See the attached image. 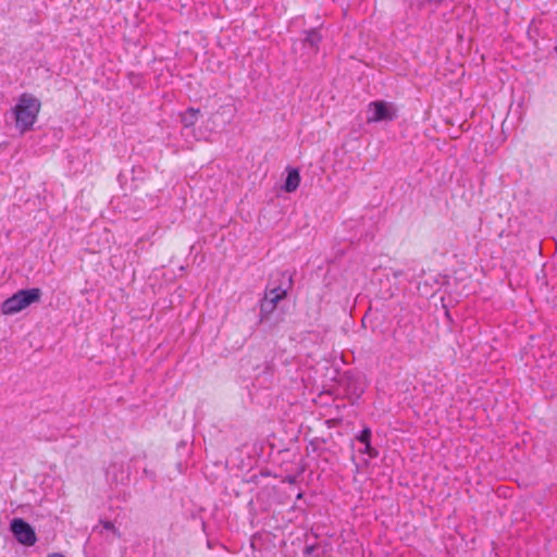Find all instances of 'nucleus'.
Here are the masks:
<instances>
[{"label": "nucleus", "instance_id": "nucleus-1", "mask_svg": "<svg viewBox=\"0 0 557 557\" xmlns=\"http://www.w3.org/2000/svg\"><path fill=\"white\" fill-rule=\"evenodd\" d=\"M282 281L278 285L270 283L264 297L260 300L259 323L268 329L275 327L282 321V314L276 311L277 304L285 298L287 292L292 288L293 278L287 272L281 273Z\"/></svg>", "mask_w": 557, "mask_h": 557}, {"label": "nucleus", "instance_id": "nucleus-2", "mask_svg": "<svg viewBox=\"0 0 557 557\" xmlns=\"http://www.w3.org/2000/svg\"><path fill=\"white\" fill-rule=\"evenodd\" d=\"M40 101L30 94H22L15 107L13 114L15 117V126L21 133L33 129L40 111Z\"/></svg>", "mask_w": 557, "mask_h": 557}, {"label": "nucleus", "instance_id": "nucleus-3", "mask_svg": "<svg viewBox=\"0 0 557 557\" xmlns=\"http://www.w3.org/2000/svg\"><path fill=\"white\" fill-rule=\"evenodd\" d=\"M42 292L38 287L17 290L1 304V312L5 315H13L21 312L33 304L40 301Z\"/></svg>", "mask_w": 557, "mask_h": 557}, {"label": "nucleus", "instance_id": "nucleus-4", "mask_svg": "<svg viewBox=\"0 0 557 557\" xmlns=\"http://www.w3.org/2000/svg\"><path fill=\"white\" fill-rule=\"evenodd\" d=\"M10 532L14 539L24 546H33L37 542L35 529L23 518H13L10 521Z\"/></svg>", "mask_w": 557, "mask_h": 557}, {"label": "nucleus", "instance_id": "nucleus-5", "mask_svg": "<svg viewBox=\"0 0 557 557\" xmlns=\"http://www.w3.org/2000/svg\"><path fill=\"white\" fill-rule=\"evenodd\" d=\"M334 162L333 171L334 174L339 175L343 178L347 177L348 163H347V150L344 146L336 148L333 152Z\"/></svg>", "mask_w": 557, "mask_h": 557}, {"label": "nucleus", "instance_id": "nucleus-6", "mask_svg": "<svg viewBox=\"0 0 557 557\" xmlns=\"http://www.w3.org/2000/svg\"><path fill=\"white\" fill-rule=\"evenodd\" d=\"M372 115L368 117L369 121H392L394 119V112L392 108L385 102H373Z\"/></svg>", "mask_w": 557, "mask_h": 557}, {"label": "nucleus", "instance_id": "nucleus-7", "mask_svg": "<svg viewBox=\"0 0 557 557\" xmlns=\"http://www.w3.org/2000/svg\"><path fill=\"white\" fill-rule=\"evenodd\" d=\"M300 184V173L296 168L287 166L286 176L281 189L285 193H294Z\"/></svg>", "mask_w": 557, "mask_h": 557}, {"label": "nucleus", "instance_id": "nucleus-8", "mask_svg": "<svg viewBox=\"0 0 557 557\" xmlns=\"http://www.w3.org/2000/svg\"><path fill=\"white\" fill-rule=\"evenodd\" d=\"M371 430L366 428L361 431L360 435L356 437V441L360 444L359 451L367 453L370 457L376 455L375 449L370 444Z\"/></svg>", "mask_w": 557, "mask_h": 557}, {"label": "nucleus", "instance_id": "nucleus-9", "mask_svg": "<svg viewBox=\"0 0 557 557\" xmlns=\"http://www.w3.org/2000/svg\"><path fill=\"white\" fill-rule=\"evenodd\" d=\"M322 40V35L320 34L318 28H311L305 32V37L302 38V42L305 47L310 48L312 51L317 52L319 49V44Z\"/></svg>", "mask_w": 557, "mask_h": 557}, {"label": "nucleus", "instance_id": "nucleus-10", "mask_svg": "<svg viewBox=\"0 0 557 557\" xmlns=\"http://www.w3.org/2000/svg\"><path fill=\"white\" fill-rule=\"evenodd\" d=\"M200 110L190 107L180 114V121L185 128H190L198 122Z\"/></svg>", "mask_w": 557, "mask_h": 557}, {"label": "nucleus", "instance_id": "nucleus-11", "mask_svg": "<svg viewBox=\"0 0 557 557\" xmlns=\"http://www.w3.org/2000/svg\"><path fill=\"white\" fill-rule=\"evenodd\" d=\"M144 169L141 166H132L129 169L131 183L128 190L133 191L138 188V181L143 180Z\"/></svg>", "mask_w": 557, "mask_h": 557}, {"label": "nucleus", "instance_id": "nucleus-12", "mask_svg": "<svg viewBox=\"0 0 557 557\" xmlns=\"http://www.w3.org/2000/svg\"><path fill=\"white\" fill-rule=\"evenodd\" d=\"M117 181L121 185V187L124 189V190H128V181H131V176H129V170L127 171H121L117 175Z\"/></svg>", "mask_w": 557, "mask_h": 557}, {"label": "nucleus", "instance_id": "nucleus-13", "mask_svg": "<svg viewBox=\"0 0 557 557\" xmlns=\"http://www.w3.org/2000/svg\"><path fill=\"white\" fill-rule=\"evenodd\" d=\"M144 473L147 478H149L151 481H156L157 479V474L154 471L152 470H149V469H144Z\"/></svg>", "mask_w": 557, "mask_h": 557}, {"label": "nucleus", "instance_id": "nucleus-14", "mask_svg": "<svg viewBox=\"0 0 557 557\" xmlns=\"http://www.w3.org/2000/svg\"><path fill=\"white\" fill-rule=\"evenodd\" d=\"M103 528H104L106 530H110V531H113V532H115V531H116V530H115V527H114V524H113V522H111V521H104V522H103Z\"/></svg>", "mask_w": 557, "mask_h": 557}, {"label": "nucleus", "instance_id": "nucleus-15", "mask_svg": "<svg viewBox=\"0 0 557 557\" xmlns=\"http://www.w3.org/2000/svg\"><path fill=\"white\" fill-rule=\"evenodd\" d=\"M283 481L287 482L289 484H294V483H296V476L295 475H287Z\"/></svg>", "mask_w": 557, "mask_h": 557}, {"label": "nucleus", "instance_id": "nucleus-16", "mask_svg": "<svg viewBox=\"0 0 557 557\" xmlns=\"http://www.w3.org/2000/svg\"><path fill=\"white\" fill-rule=\"evenodd\" d=\"M314 549V546H306L304 549L305 555H310Z\"/></svg>", "mask_w": 557, "mask_h": 557}, {"label": "nucleus", "instance_id": "nucleus-17", "mask_svg": "<svg viewBox=\"0 0 557 557\" xmlns=\"http://www.w3.org/2000/svg\"><path fill=\"white\" fill-rule=\"evenodd\" d=\"M46 557H65V556L61 553H51V554H48Z\"/></svg>", "mask_w": 557, "mask_h": 557}, {"label": "nucleus", "instance_id": "nucleus-18", "mask_svg": "<svg viewBox=\"0 0 557 557\" xmlns=\"http://www.w3.org/2000/svg\"><path fill=\"white\" fill-rule=\"evenodd\" d=\"M355 393L359 396L363 393V386L356 387Z\"/></svg>", "mask_w": 557, "mask_h": 557}, {"label": "nucleus", "instance_id": "nucleus-19", "mask_svg": "<svg viewBox=\"0 0 557 557\" xmlns=\"http://www.w3.org/2000/svg\"><path fill=\"white\" fill-rule=\"evenodd\" d=\"M213 545H214V544H213V542H212L211 540H208V541H207V546H208L210 549H212V548H213Z\"/></svg>", "mask_w": 557, "mask_h": 557}, {"label": "nucleus", "instance_id": "nucleus-20", "mask_svg": "<svg viewBox=\"0 0 557 557\" xmlns=\"http://www.w3.org/2000/svg\"><path fill=\"white\" fill-rule=\"evenodd\" d=\"M431 3L438 4L442 2V0H428Z\"/></svg>", "mask_w": 557, "mask_h": 557}, {"label": "nucleus", "instance_id": "nucleus-21", "mask_svg": "<svg viewBox=\"0 0 557 557\" xmlns=\"http://www.w3.org/2000/svg\"><path fill=\"white\" fill-rule=\"evenodd\" d=\"M261 474H262L263 476H268V475H270L269 471H261Z\"/></svg>", "mask_w": 557, "mask_h": 557}, {"label": "nucleus", "instance_id": "nucleus-22", "mask_svg": "<svg viewBox=\"0 0 557 557\" xmlns=\"http://www.w3.org/2000/svg\"><path fill=\"white\" fill-rule=\"evenodd\" d=\"M206 527H207L206 522H202V530L203 531H206Z\"/></svg>", "mask_w": 557, "mask_h": 557}, {"label": "nucleus", "instance_id": "nucleus-23", "mask_svg": "<svg viewBox=\"0 0 557 557\" xmlns=\"http://www.w3.org/2000/svg\"><path fill=\"white\" fill-rule=\"evenodd\" d=\"M556 52H557V46H556Z\"/></svg>", "mask_w": 557, "mask_h": 557}]
</instances>
